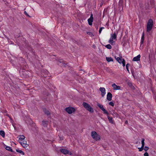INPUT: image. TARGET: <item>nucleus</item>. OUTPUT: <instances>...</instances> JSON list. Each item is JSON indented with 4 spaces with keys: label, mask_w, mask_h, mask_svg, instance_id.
Here are the masks:
<instances>
[{
    "label": "nucleus",
    "mask_w": 156,
    "mask_h": 156,
    "mask_svg": "<svg viewBox=\"0 0 156 156\" xmlns=\"http://www.w3.org/2000/svg\"><path fill=\"white\" fill-rule=\"evenodd\" d=\"M87 34H89V35H91V34H92V33L91 32H88L87 33Z\"/></svg>",
    "instance_id": "obj_37"
},
{
    "label": "nucleus",
    "mask_w": 156,
    "mask_h": 156,
    "mask_svg": "<svg viewBox=\"0 0 156 156\" xmlns=\"http://www.w3.org/2000/svg\"><path fill=\"white\" fill-rule=\"evenodd\" d=\"M104 27H101L99 30V34H100L101 33V32L102 30V29H104Z\"/></svg>",
    "instance_id": "obj_28"
},
{
    "label": "nucleus",
    "mask_w": 156,
    "mask_h": 156,
    "mask_svg": "<svg viewBox=\"0 0 156 156\" xmlns=\"http://www.w3.org/2000/svg\"><path fill=\"white\" fill-rule=\"evenodd\" d=\"M25 139V136L23 135H20L19 136V139L21 140H24Z\"/></svg>",
    "instance_id": "obj_23"
},
{
    "label": "nucleus",
    "mask_w": 156,
    "mask_h": 156,
    "mask_svg": "<svg viewBox=\"0 0 156 156\" xmlns=\"http://www.w3.org/2000/svg\"><path fill=\"white\" fill-rule=\"evenodd\" d=\"M82 105L84 108L88 111L91 113L93 112L94 110L93 108L91 107L89 104L86 102H83V103Z\"/></svg>",
    "instance_id": "obj_4"
},
{
    "label": "nucleus",
    "mask_w": 156,
    "mask_h": 156,
    "mask_svg": "<svg viewBox=\"0 0 156 156\" xmlns=\"http://www.w3.org/2000/svg\"><path fill=\"white\" fill-rule=\"evenodd\" d=\"M129 86H130L132 85V83H130L129 84Z\"/></svg>",
    "instance_id": "obj_39"
},
{
    "label": "nucleus",
    "mask_w": 156,
    "mask_h": 156,
    "mask_svg": "<svg viewBox=\"0 0 156 156\" xmlns=\"http://www.w3.org/2000/svg\"><path fill=\"white\" fill-rule=\"evenodd\" d=\"M153 26V21L152 19H149L147 23V31L149 32L152 29Z\"/></svg>",
    "instance_id": "obj_3"
},
{
    "label": "nucleus",
    "mask_w": 156,
    "mask_h": 156,
    "mask_svg": "<svg viewBox=\"0 0 156 156\" xmlns=\"http://www.w3.org/2000/svg\"><path fill=\"white\" fill-rule=\"evenodd\" d=\"M108 118L110 122L112 123H113V122L112 117H110L109 116H108Z\"/></svg>",
    "instance_id": "obj_18"
},
{
    "label": "nucleus",
    "mask_w": 156,
    "mask_h": 156,
    "mask_svg": "<svg viewBox=\"0 0 156 156\" xmlns=\"http://www.w3.org/2000/svg\"><path fill=\"white\" fill-rule=\"evenodd\" d=\"M59 138L60 140H62L63 139V136H59Z\"/></svg>",
    "instance_id": "obj_35"
},
{
    "label": "nucleus",
    "mask_w": 156,
    "mask_h": 156,
    "mask_svg": "<svg viewBox=\"0 0 156 156\" xmlns=\"http://www.w3.org/2000/svg\"><path fill=\"white\" fill-rule=\"evenodd\" d=\"M0 135L3 137H4L5 136V133L4 131L3 130L0 131Z\"/></svg>",
    "instance_id": "obj_21"
},
{
    "label": "nucleus",
    "mask_w": 156,
    "mask_h": 156,
    "mask_svg": "<svg viewBox=\"0 0 156 156\" xmlns=\"http://www.w3.org/2000/svg\"><path fill=\"white\" fill-rule=\"evenodd\" d=\"M131 73H132V74H133V73L132 71L131 72Z\"/></svg>",
    "instance_id": "obj_43"
},
{
    "label": "nucleus",
    "mask_w": 156,
    "mask_h": 156,
    "mask_svg": "<svg viewBox=\"0 0 156 156\" xmlns=\"http://www.w3.org/2000/svg\"><path fill=\"white\" fill-rule=\"evenodd\" d=\"M117 33H116L114 32L113 34H111V37L109 41V42L112 45H113L115 43V41H113L114 40H116L117 35Z\"/></svg>",
    "instance_id": "obj_1"
},
{
    "label": "nucleus",
    "mask_w": 156,
    "mask_h": 156,
    "mask_svg": "<svg viewBox=\"0 0 156 156\" xmlns=\"http://www.w3.org/2000/svg\"><path fill=\"white\" fill-rule=\"evenodd\" d=\"M130 66V65L129 64H127L126 65V69L127 70V71L129 72V69H128V67L129 66Z\"/></svg>",
    "instance_id": "obj_27"
},
{
    "label": "nucleus",
    "mask_w": 156,
    "mask_h": 156,
    "mask_svg": "<svg viewBox=\"0 0 156 156\" xmlns=\"http://www.w3.org/2000/svg\"><path fill=\"white\" fill-rule=\"evenodd\" d=\"M109 105L112 106H114V104L112 101L110 102L109 103Z\"/></svg>",
    "instance_id": "obj_29"
},
{
    "label": "nucleus",
    "mask_w": 156,
    "mask_h": 156,
    "mask_svg": "<svg viewBox=\"0 0 156 156\" xmlns=\"http://www.w3.org/2000/svg\"><path fill=\"white\" fill-rule=\"evenodd\" d=\"M140 55H138L137 56L133 58V61H138L140 60Z\"/></svg>",
    "instance_id": "obj_13"
},
{
    "label": "nucleus",
    "mask_w": 156,
    "mask_h": 156,
    "mask_svg": "<svg viewBox=\"0 0 156 156\" xmlns=\"http://www.w3.org/2000/svg\"><path fill=\"white\" fill-rule=\"evenodd\" d=\"M24 14L26 15L28 17H30V16L28 15V14L27 13V12L26 11L24 12Z\"/></svg>",
    "instance_id": "obj_33"
},
{
    "label": "nucleus",
    "mask_w": 156,
    "mask_h": 156,
    "mask_svg": "<svg viewBox=\"0 0 156 156\" xmlns=\"http://www.w3.org/2000/svg\"><path fill=\"white\" fill-rule=\"evenodd\" d=\"M24 147L25 148V149H28V148H27L28 147Z\"/></svg>",
    "instance_id": "obj_40"
},
{
    "label": "nucleus",
    "mask_w": 156,
    "mask_h": 156,
    "mask_svg": "<svg viewBox=\"0 0 156 156\" xmlns=\"http://www.w3.org/2000/svg\"><path fill=\"white\" fill-rule=\"evenodd\" d=\"M43 111L47 115H50V113L49 112V111L47 110L46 108H44L43 109Z\"/></svg>",
    "instance_id": "obj_14"
},
{
    "label": "nucleus",
    "mask_w": 156,
    "mask_h": 156,
    "mask_svg": "<svg viewBox=\"0 0 156 156\" xmlns=\"http://www.w3.org/2000/svg\"><path fill=\"white\" fill-rule=\"evenodd\" d=\"M65 110L69 114H71L73 112H74L75 111V109L73 107H69L66 108L65 109Z\"/></svg>",
    "instance_id": "obj_5"
},
{
    "label": "nucleus",
    "mask_w": 156,
    "mask_h": 156,
    "mask_svg": "<svg viewBox=\"0 0 156 156\" xmlns=\"http://www.w3.org/2000/svg\"><path fill=\"white\" fill-rule=\"evenodd\" d=\"M46 73L47 74V73H48V72H47V71H46Z\"/></svg>",
    "instance_id": "obj_41"
},
{
    "label": "nucleus",
    "mask_w": 156,
    "mask_h": 156,
    "mask_svg": "<svg viewBox=\"0 0 156 156\" xmlns=\"http://www.w3.org/2000/svg\"><path fill=\"white\" fill-rule=\"evenodd\" d=\"M5 149L8 151H10L12 152H13L11 147H5Z\"/></svg>",
    "instance_id": "obj_22"
},
{
    "label": "nucleus",
    "mask_w": 156,
    "mask_h": 156,
    "mask_svg": "<svg viewBox=\"0 0 156 156\" xmlns=\"http://www.w3.org/2000/svg\"><path fill=\"white\" fill-rule=\"evenodd\" d=\"M106 59L107 61L109 62L111 61H113V59L111 57H106Z\"/></svg>",
    "instance_id": "obj_19"
},
{
    "label": "nucleus",
    "mask_w": 156,
    "mask_h": 156,
    "mask_svg": "<svg viewBox=\"0 0 156 156\" xmlns=\"http://www.w3.org/2000/svg\"><path fill=\"white\" fill-rule=\"evenodd\" d=\"M19 142L22 146H23V142L26 143V141H25V140H21L20 139H19Z\"/></svg>",
    "instance_id": "obj_20"
},
{
    "label": "nucleus",
    "mask_w": 156,
    "mask_h": 156,
    "mask_svg": "<svg viewBox=\"0 0 156 156\" xmlns=\"http://www.w3.org/2000/svg\"><path fill=\"white\" fill-rule=\"evenodd\" d=\"M105 47L109 49H111L112 48V47L111 45L110 44H108L105 46Z\"/></svg>",
    "instance_id": "obj_24"
},
{
    "label": "nucleus",
    "mask_w": 156,
    "mask_h": 156,
    "mask_svg": "<svg viewBox=\"0 0 156 156\" xmlns=\"http://www.w3.org/2000/svg\"><path fill=\"white\" fill-rule=\"evenodd\" d=\"M99 90L101 92V95L102 97H104L106 94L105 89V88L104 87H101L100 88Z\"/></svg>",
    "instance_id": "obj_10"
},
{
    "label": "nucleus",
    "mask_w": 156,
    "mask_h": 156,
    "mask_svg": "<svg viewBox=\"0 0 156 156\" xmlns=\"http://www.w3.org/2000/svg\"><path fill=\"white\" fill-rule=\"evenodd\" d=\"M93 15L91 13L90 15V18L88 19V23L89 25H92V22L93 21Z\"/></svg>",
    "instance_id": "obj_9"
},
{
    "label": "nucleus",
    "mask_w": 156,
    "mask_h": 156,
    "mask_svg": "<svg viewBox=\"0 0 156 156\" xmlns=\"http://www.w3.org/2000/svg\"><path fill=\"white\" fill-rule=\"evenodd\" d=\"M61 152L64 154L72 155V153L69 151L65 149H62L60 150Z\"/></svg>",
    "instance_id": "obj_6"
},
{
    "label": "nucleus",
    "mask_w": 156,
    "mask_h": 156,
    "mask_svg": "<svg viewBox=\"0 0 156 156\" xmlns=\"http://www.w3.org/2000/svg\"><path fill=\"white\" fill-rule=\"evenodd\" d=\"M144 32H143V33L142 36L141 40V41H142V40H143V41H144Z\"/></svg>",
    "instance_id": "obj_31"
},
{
    "label": "nucleus",
    "mask_w": 156,
    "mask_h": 156,
    "mask_svg": "<svg viewBox=\"0 0 156 156\" xmlns=\"http://www.w3.org/2000/svg\"><path fill=\"white\" fill-rule=\"evenodd\" d=\"M128 122L127 121H126V123H127Z\"/></svg>",
    "instance_id": "obj_42"
},
{
    "label": "nucleus",
    "mask_w": 156,
    "mask_h": 156,
    "mask_svg": "<svg viewBox=\"0 0 156 156\" xmlns=\"http://www.w3.org/2000/svg\"><path fill=\"white\" fill-rule=\"evenodd\" d=\"M91 136L92 138L95 140H101V137L97 132L95 131L91 132Z\"/></svg>",
    "instance_id": "obj_2"
},
{
    "label": "nucleus",
    "mask_w": 156,
    "mask_h": 156,
    "mask_svg": "<svg viewBox=\"0 0 156 156\" xmlns=\"http://www.w3.org/2000/svg\"><path fill=\"white\" fill-rule=\"evenodd\" d=\"M42 122L43 125L45 127H47L48 121L43 120Z\"/></svg>",
    "instance_id": "obj_15"
},
{
    "label": "nucleus",
    "mask_w": 156,
    "mask_h": 156,
    "mask_svg": "<svg viewBox=\"0 0 156 156\" xmlns=\"http://www.w3.org/2000/svg\"><path fill=\"white\" fill-rule=\"evenodd\" d=\"M97 105L101 110H102L103 109H104V108L103 107V105L100 104L99 103H98L97 104Z\"/></svg>",
    "instance_id": "obj_16"
},
{
    "label": "nucleus",
    "mask_w": 156,
    "mask_h": 156,
    "mask_svg": "<svg viewBox=\"0 0 156 156\" xmlns=\"http://www.w3.org/2000/svg\"><path fill=\"white\" fill-rule=\"evenodd\" d=\"M149 149L148 147H144V149L146 151H147Z\"/></svg>",
    "instance_id": "obj_30"
},
{
    "label": "nucleus",
    "mask_w": 156,
    "mask_h": 156,
    "mask_svg": "<svg viewBox=\"0 0 156 156\" xmlns=\"http://www.w3.org/2000/svg\"><path fill=\"white\" fill-rule=\"evenodd\" d=\"M112 94L108 92L107 94V99L109 101H110L112 100Z\"/></svg>",
    "instance_id": "obj_12"
},
{
    "label": "nucleus",
    "mask_w": 156,
    "mask_h": 156,
    "mask_svg": "<svg viewBox=\"0 0 156 156\" xmlns=\"http://www.w3.org/2000/svg\"><path fill=\"white\" fill-rule=\"evenodd\" d=\"M104 114H107V115H108V112L106 110H105V108L103 109L102 110Z\"/></svg>",
    "instance_id": "obj_25"
},
{
    "label": "nucleus",
    "mask_w": 156,
    "mask_h": 156,
    "mask_svg": "<svg viewBox=\"0 0 156 156\" xmlns=\"http://www.w3.org/2000/svg\"><path fill=\"white\" fill-rule=\"evenodd\" d=\"M144 147H141L140 148H138V149H139V151H142L144 149Z\"/></svg>",
    "instance_id": "obj_32"
},
{
    "label": "nucleus",
    "mask_w": 156,
    "mask_h": 156,
    "mask_svg": "<svg viewBox=\"0 0 156 156\" xmlns=\"http://www.w3.org/2000/svg\"><path fill=\"white\" fill-rule=\"evenodd\" d=\"M57 61H58V64L61 66H65L66 65V64L64 62V61L62 60V59H58Z\"/></svg>",
    "instance_id": "obj_8"
},
{
    "label": "nucleus",
    "mask_w": 156,
    "mask_h": 156,
    "mask_svg": "<svg viewBox=\"0 0 156 156\" xmlns=\"http://www.w3.org/2000/svg\"><path fill=\"white\" fill-rule=\"evenodd\" d=\"M16 151L17 152L23 155H24L25 154L24 153L22 150H21L18 149H16Z\"/></svg>",
    "instance_id": "obj_17"
},
{
    "label": "nucleus",
    "mask_w": 156,
    "mask_h": 156,
    "mask_svg": "<svg viewBox=\"0 0 156 156\" xmlns=\"http://www.w3.org/2000/svg\"><path fill=\"white\" fill-rule=\"evenodd\" d=\"M143 40H142V41H141V44H143Z\"/></svg>",
    "instance_id": "obj_38"
},
{
    "label": "nucleus",
    "mask_w": 156,
    "mask_h": 156,
    "mask_svg": "<svg viewBox=\"0 0 156 156\" xmlns=\"http://www.w3.org/2000/svg\"><path fill=\"white\" fill-rule=\"evenodd\" d=\"M144 156H148L149 154L147 152H146L144 154Z\"/></svg>",
    "instance_id": "obj_34"
},
{
    "label": "nucleus",
    "mask_w": 156,
    "mask_h": 156,
    "mask_svg": "<svg viewBox=\"0 0 156 156\" xmlns=\"http://www.w3.org/2000/svg\"><path fill=\"white\" fill-rule=\"evenodd\" d=\"M112 86L113 87V89L115 90H120V87L117 86L115 83L112 85Z\"/></svg>",
    "instance_id": "obj_11"
},
{
    "label": "nucleus",
    "mask_w": 156,
    "mask_h": 156,
    "mask_svg": "<svg viewBox=\"0 0 156 156\" xmlns=\"http://www.w3.org/2000/svg\"><path fill=\"white\" fill-rule=\"evenodd\" d=\"M144 139H142V141H141V144H142V146H144Z\"/></svg>",
    "instance_id": "obj_26"
},
{
    "label": "nucleus",
    "mask_w": 156,
    "mask_h": 156,
    "mask_svg": "<svg viewBox=\"0 0 156 156\" xmlns=\"http://www.w3.org/2000/svg\"><path fill=\"white\" fill-rule=\"evenodd\" d=\"M122 57L121 58L117 57L116 58V60L118 62L120 63H122L123 66L124 67L125 65V61L124 59H122Z\"/></svg>",
    "instance_id": "obj_7"
},
{
    "label": "nucleus",
    "mask_w": 156,
    "mask_h": 156,
    "mask_svg": "<svg viewBox=\"0 0 156 156\" xmlns=\"http://www.w3.org/2000/svg\"><path fill=\"white\" fill-rule=\"evenodd\" d=\"M27 142L26 143H25V142H23V146H24H24H26V145L27 144Z\"/></svg>",
    "instance_id": "obj_36"
}]
</instances>
